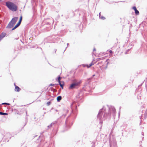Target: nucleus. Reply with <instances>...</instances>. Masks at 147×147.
Wrapping results in <instances>:
<instances>
[{
  "mask_svg": "<svg viewBox=\"0 0 147 147\" xmlns=\"http://www.w3.org/2000/svg\"><path fill=\"white\" fill-rule=\"evenodd\" d=\"M107 107L108 109H109L111 113L110 114H107L106 108L105 107H103L102 108L100 109L97 116V119L99 120L100 123H102V120L110 118L111 117V115H112L113 117L115 115L116 110L114 107L111 106L110 107H109L107 106Z\"/></svg>",
  "mask_w": 147,
  "mask_h": 147,
  "instance_id": "obj_1",
  "label": "nucleus"
},
{
  "mask_svg": "<svg viewBox=\"0 0 147 147\" xmlns=\"http://www.w3.org/2000/svg\"><path fill=\"white\" fill-rule=\"evenodd\" d=\"M6 5L7 7L12 11H16L18 9L17 6L14 3L10 1H7L6 2Z\"/></svg>",
  "mask_w": 147,
  "mask_h": 147,
  "instance_id": "obj_2",
  "label": "nucleus"
},
{
  "mask_svg": "<svg viewBox=\"0 0 147 147\" xmlns=\"http://www.w3.org/2000/svg\"><path fill=\"white\" fill-rule=\"evenodd\" d=\"M18 19V18L17 17L13 18L9 22L6 28H12L16 24Z\"/></svg>",
  "mask_w": 147,
  "mask_h": 147,
  "instance_id": "obj_3",
  "label": "nucleus"
},
{
  "mask_svg": "<svg viewBox=\"0 0 147 147\" xmlns=\"http://www.w3.org/2000/svg\"><path fill=\"white\" fill-rule=\"evenodd\" d=\"M81 81L72 83L69 87V89H73L76 88L81 83Z\"/></svg>",
  "mask_w": 147,
  "mask_h": 147,
  "instance_id": "obj_4",
  "label": "nucleus"
},
{
  "mask_svg": "<svg viewBox=\"0 0 147 147\" xmlns=\"http://www.w3.org/2000/svg\"><path fill=\"white\" fill-rule=\"evenodd\" d=\"M113 143L111 140V138L110 139V147H112L113 144V145H115L116 144L115 141L114 140L113 142Z\"/></svg>",
  "mask_w": 147,
  "mask_h": 147,
  "instance_id": "obj_5",
  "label": "nucleus"
},
{
  "mask_svg": "<svg viewBox=\"0 0 147 147\" xmlns=\"http://www.w3.org/2000/svg\"><path fill=\"white\" fill-rule=\"evenodd\" d=\"M57 123V121H56L54 122H53L52 123H51V124H50L48 126V129L52 127L53 125H54L55 124H56Z\"/></svg>",
  "mask_w": 147,
  "mask_h": 147,
  "instance_id": "obj_6",
  "label": "nucleus"
},
{
  "mask_svg": "<svg viewBox=\"0 0 147 147\" xmlns=\"http://www.w3.org/2000/svg\"><path fill=\"white\" fill-rule=\"evenodd\" d=\"M132 9L135 11V13L136 15L139 14V11L136 8L135 6L133 7Z\"/></svg>",
  "mask_w": 147,
  "mask_h": 147,
  "instance_id": "obj_7",
  "label": "nucleus"
},
{
  "mask_svg": "<svg viewBox=\"0 0 147 147\" xmlns=\"http://www.w3.org/2000/svg\"><path fill=\"white\" fill-rule=\"evenodd\" d=\"M6 35V34L4 32H2L0 35V39L1 40Z\"/></svg>",
  "mask_w": 147,
  "mask_h": 147,
  "instance_id": "obj_8",
  "label": "nucleus"
},
{
  "mask_svg": "<svg viewBox=\"0 0 147 147\" xmlns=\"http://www.w3.org/2000/svg\"><path fill=\"white\" fill-rule=\"evenodd\" d=\"M14 85L15 86V91H16L19 92L21 90L20 88L18 86H16L15 84Z\"/></svg>",
  "mask_w": 147,
  "mask_h": 147,
  "instance_id": "obj_9",
  "label": "nucleus"
},
{
  "mask_svg": "<svg viewBox=\"0 0 147 147\" xmlns=\"http://www.w3.org/2000/svg\"><path fill=\"white\" fill-rule=\"evenodd\" d=\"M20 24H18V23L14 27V28H13L12 29V30H14V29H16V28H17L19 26H20Z\"/></svg>",
  "mask_w": 147,
  "mask_h": 147,
  "instance_id": "obj_10",
  "label": "nucleus"
},
{
  "mask_svg": "<svg viewBox=\"0 0 147 147\" xmlns=\"http://www.w3.org/2000/svg\"><path fill=\"white\" fill-rule=\"evenodd\" d=\"M11 135L10 133H8L6 134L5 136L6 137L9 138L10 139L11 138Z\"/></svg>",
  "mask_w": 147,
  "mask_h": 147,
  "instance_id": "obj_11",
  "label": "nucleus"
},
{
  "mask_svg": "<svg viewBox=\"0 0 147 147\" xmlns=\"http://www.w3.org/2000/svg\"><path fill=\"white\" fill-rule=\"evenodd\" d=\"M62 99V97L61 96H59L57 98V100L58 102L59 101Z\"/></svg>",
  "mask_w": 147,
  "mask_h": 147,
  "instance_id": "obj_12",
  "label": "nucleus"
},
{
  "mask_svg": "<svg viewBox=\"0 0 147 147\" xmlns=\"http://www.w3.org/2000/svg\"><path fill=\"white\" fill-rule=\"evenodd\" d=\"M65 124H66V127H69L70 126L69 125L68 122V121H67V120L65 121Z\"/></svg>",
  "mask_w": 147,
  "mask_h": 147,
  "instance_id": "obj_13",
  "label": "nucleus"
},
{
  "mask_svg": "<svg viewBox=\"0 0 147 147\" xmlns=\"http://www.w3.org/2000/svg\"><path fill=\"white\" fill-rule=\"evenodd\" d=\"M137 98L138 99H141V94H140V95H139V94L140 93V92H137Z\"/></svg>",
  "mask_w": 147,
  "mask_h": 147,
  "instance_id": "obj_14",
  "label": "nucleus"
},
{
  "mask_svg": "<svg viewBox=\"0 0 147 147\" xmlns=\"http://www.w3.org/2000/svg\"><path fill=\"white\" fill-rule=\"evenodd\" d=\"M0 115H8V114L6 113H2L0 111Z\"/></svg>",
  "mask_w": 147,
  "mask_h": 147,
  "instance_id": "obj_15",
  "label": "nucleus"
},
{
  "mask_svg": "<svg viewBox=\"0 0 147 147\" xmlns=\"http://www.w3.org/2000/svg\"><path fill=\"white\" fill-rule=\"evenodd\" d=\"M144 115V118L145 119L146 118V116L147 115V111L146 112H145V113Z\"/></svg>",
  "mask_w": 147,
  "mask_h": 147,
  "instance_id": "obj_16",
  "label": "nucleus"
},
{
  "mask_svg": "<svg viewBox=\"0 0 147 147\" xmlns=\"http://www.w3.org/2000/svg\"><path fill=\"white\" fill-rule=\"evenodd\" d=\"M99 18H100V19L102 20H104L105 18L104 17L102 16H100Z\"/></svg>",
  "mask_w": 147,
  "mask_h": 147,
  "instance_id": "obj_17",
  "label": "nucleus"
},
{
  "mask_svg": "<svg viewBox=\"0 0 147 147\" xmlns=\"http://www.w3.org/2000/svg\"><path fill=\"white\" fill-rule=\"evenodd\" d=\"M61 81H60L59 82V85H60V86L62 88H63V84H61Z\"/></svg>",
  "mask_w": 147,
  "mask_h": 147,
  "instance_id": "obj_18",
  "label": "nucleus"
},
{
  "mask_svg": "<svg viewBox=\"0 0 147 147\" xmlns=\"http://www.w3.org/2000/svg\"><path fill=\"white\" fill-rule=\"evenodd\" d=\"M61 77L60 76H59L58 77V82H59L60 81V80L61 79Z\"/></svg>",
  "mask_w": 147,
  "mask_h": 147,
  "instance_id": "obj_19",
  "label": "nucleus"
},
{
  "mask_svg": "<svg viewBox=\"0 0 147 147\" xmlns=\"http://www.w3.org/2000/svg\"><path fill=\"white\" fill-rule=\"evenodd\" d=\"M93 65V63L92 62L90 64V65L88 66V68L89 67Z\"/></svg>",
  "mask_w": 147,
  "mask_h": 147,
  "instance_id": "obj_20",
  "label": "nucleus"
},
{
  "mask_svg": "<svg viewBox=\"0 0 147 147\" xmlns=\"http://www.w3.org/2000/svg\"><path fill=\"white\" fill-rule=\"evenodd\" d=\"M82 66L84 67H88V65H85L84 64L82 65Z\"/></svg>",
  "mask_w": 147,
  "mask_h": 147,
  "instance_id": "obj_21",
  "label": "nucleus"
},
{
  "mask_svg": "<svg viewBox=\"0 0 147 147\" xmlns=\"http://www.w3.org/2000/svg\"><path fill=\"white\" fill-rule=\"evenodd\" d=\"M2 105H5V104H6V105H9V104L8 103H6V102H5V103H3L2 104Z\"/></svg>",
  "mask_w": 147,
  "mask_h": 147,
  "instance_id": "obj_22",
  "label": "nucleus"
},
{
  "mask_svg": "<svg viewBox=\"0 0 147 147\" xmlns=\"http://www.w3.org/2000/svg\"><path fill=\"white\" fill-rule=\"evenodd\" d=\"M51 103V102H48L47 103V104L48 106V105H49Z\"/></svg>",
  "mask_w": 147,
  "mask_h": 147,
  "instance_id": "obj_23",
  "label": "nucleus"
},
{
  "mask_svg": "<svg viewBox=\"0 0 147 147\" xmlns=\"http://www.w3.org/2000/svg\"><path fill=\"white\" fill-rule=\"evenodd\" d=\"M75 102H73L72 103V105H71V107H72L74 106V105L75 104Z\"/></svg>",
  "mask_w": 147,
  "mask_h": 147,
  "instance_id": "obj_24",
  "label": "nucleus"
},
{
  "mask_svg": "<svg viewBox=\"0 0 147 147\" xmlns=\"http://www.w3.org/2000/svg\"><path fill=\"white\" fill-rule=\"evenodd\" d=\"M22 16H21V17H20V20L19 21H22Z\"/></svg>",
  "mask_w": 147,
  "mask_h": 147,
  "instance_id": "obj_25",
  "label": "nucleus"
},
{
  "mask_svg": "<svg viewBox=\"0 0 147 147\" xmlns=\"http://www.w3.org/2000/svg\"><path fill=\"white\" fill-rule=\"evenodd\" d=\"M21 21H19V22H18V23L20 25L21 23Z\"/></svg>",
  "mask_w": 147,
  "mask_h": 147,
  "instance_id": "obj_26",
  "label": "nucleus"
},
{
  "mask_svg": "<svg viewBox=\"0 0 147 147\" xmlns=\"http://www.w3.org/2000/svg\"><path fill=\"white\" fill-rule=\"evenodd\" d=\"M61 84H63V86H64V82H61Z\"/></svg>",
  "mask_w": 147,
  "mask_h": 147,
  "instance_id": "obj_27",
  "label": "nucleus"
},
{
  "mask_svg": "<svg viewBox=\"0 0 147 147\" xmlns=\"http://www.w3.org/2000/svg\"><path fill=\"white\" fill-rule=\"evenodd\" d=\"M109 52L111 53H112V51L111 50H110L109 51Z\"/></svg>",
  "mask_w": 147,
  "mask_h": 147,
  "instance_id": "obj_28",
  "label": "nucleus"
},
{
  "mask_svg": "<svg viewBox=\"0 0 147 147\" xmlns=\"http://www.w3.org/2000/svg\"><path fill=\"white\" fill-rule=\"evenodd\" d=\"M54 84H50V86H54Z\"/></svg>",
  "mask_w": 147,
  "mask_h": 147,
  "instance_id": "obj_29",
  "label": "nucleus"
},
{
  "mask_svg": "<svg viewBox=\"0 0 147 147\" xmlns=\"http://www.w3.org/2000/svg\"><path fill=\"white\" fill-rule=\"evenodd\" d=\"M55 111L56 112H57L58 111V110H55Z\"/></svg>",
  "mask_w": 147,
  "mask_h": 147,
  "instance_id": "obj_30",
  "label": "nucleus"
},
{
  "mask_svg": "<svg viewBox=\"0 0 147 147\" xmlns=\"http://www.w3.org/2000/svg\"><path fill=\"white\" fill-rule=\"evenodd\" d=\"M142 134L143 136H144V133L143 132H142Z\"/></svg>",
  "mask_w": 147,
  "mask_h": 147,
  "instance_id": "obj_31",
  "label": "nucleus"
},
{
  "mask_svg": "<svg viewBox=\"0 0 147 147\" xmlns=\"http://www.w3.org/2000/svg\"><path fill=\"white\" fill-rule=\"evenodd\" d=\"M100 16V12L99 13V16Z\"/></svg>",
  "mask_w": 147,
  "mask_h": 147,
  "instance_id": "obj_32",
  "label": "nucleus"
},
{
  "mask_svg": "<svg viewBox=\"0 0 147 147\" xmlns=\"http://www.w3.org/2000/svg\"><path fill=\"white\" fill-rule=\"evenodd\" d=\"M95 50H95V48H94V49H93V51H95Z\"/></svg>",
  "mask_w": 147,
  "mask_h": 147,
  "instance_id": "obj_33",
  "label": "nucleus"
},
{
  "mask_svg": "<svg viewBox=\"0 0 147 147\" xmlns=\"http://www.w3.org/2000/svg\"><path fill=\"white\" fill-rule=\"evenodd\" d=\"M95 76V75H93V76H92V77H94Z\"/></svg>",
  "mask_w": 147,
  "mask_h": 147,
  "instance_id": "obj_34",
  "label": "nucleus"
},
{
  "mask_svg": "<svg viewBox=\"0 0 147 147\" xmlns=\"http://www.w3.org/2000/svg\"><path fill=\"white\" fill-rule=\"evenodd\" d=\"M67 46H68V45H69V44L68 43H67Z\"/></svg>",
  "mask_w": 147,
  "mask_h": 147,
  "instance_id": "obj_35",
  "label": "nucleus"
},
{
  "mask_svg": "<svg viewBox=\"0 0 147 147\" xmlns=\"http://www.w3.org/2000/svg\"><path fill=\"white\" fill-rule=\"evenodd\" d=\"M125 54H127V52H125Z\"/></svg>",
  "mask_w": 147,
  "mask_h": 147,
  "instance_id": "obj_36",
  "label": "nucleus"
}]
</instances>
